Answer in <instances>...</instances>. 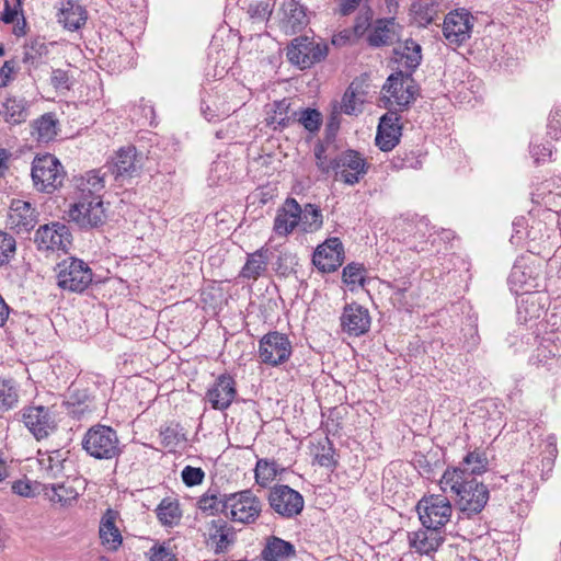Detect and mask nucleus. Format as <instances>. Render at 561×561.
Returning <instances> with one entry per match:
<instances>
[{
    "label": "nucleus",
    "instance_id": "obj_37",
    "mask_svg": "<svg viewBox=\"0 0 561 561\" xmlns=\"http://www.w3.org/2000/svg\"><path fill=\"white\" fill-rule=\"evenodd\" d=\"M489 460L484 451L474 449L469 451L459 463L458 467L451 469H459L463 474V478H470V476H479L488 470Z\"/></svg>",
    "mask_w": 561,
    "mask_h": 561
},
{
    "label": "nucleus",
    "instance_id": "obj_50",
    "mask_svg": "<svg viewBox=\"0 0 561 561\" xmlns=\"http://www.w3.org/2000/svg\"><path fill=\"white\" fill-rule=\"evenodd\" d=\"M312 454L314 460L322 467L330 468L335 463L334 449L328 437H324L318 442L312 450Z\"/></svg>",
    "mask_w": 561,
    "mask_h": 561
},
{
    "label": "nucleus",
    "instance_id": "obj_29",
    "mask_svg": "<svg viewBox=\"0 0 561 561\" xmlns=\"http://www.w3.org/2000/svg\"><path fill=\"white\" fill-rule=\"evenodd\" d=\"M68 454L69 451L64 449L39 450L37 461L43 474L48 479L59 478L64 473Z\"/></svg>",
    "mask_w": 561,
    "mask_h": 561
},
{
    "label": "nucleus",
    "instance_id": "obj_10",
    "mask_svg": "<svg viewBox=\"0 0 561 561\" xmlns=\"http://www.w3.org/2000/svg\"><path fill=\"white\" fill-rule=\"evenodd\" d=\"M65 172L60 162L51 154L37 157L32 165L34 185L43 192L50 193L61 185Z\"/></svg>",
    "mask_w": 561,
    "mask_h": 561
},
{
    "label": "nucleus",
    "instance_id": "obj_51",
    "mask_svg": "<svg viewBox=\"0 0 561 561\" xmlns=\"http://www.w3.org/2000/svg\"><path fill=\"white\" fill-rule=\"evenodd\" d=\"M343 282L353 290L356 286H364L365 268L357 263H350L343 268Z\"/></svg>",
    "mask_w": 561,
    "mask_h": 561
},
{
    "label": "nucleus",
    "instance_id": "obj_44",
    "mask_svg": "<svg viewBox=\"0 0 561 561\" xmlns=\"http://www.w3.org/2000/svg\"><path fill=\"white\" fill-rule=\"evenodd\" d=\"M136 149L134 147L121 148L114 158V172L116 176L130 175L136 171Z\"/></svg>",
    "mask_w": 561,
    "mask_h": 561
},
{
    "label": "nucleus",
    "instance_id": "obj_1",
    "mask_svg": "<svg viewBox=\"0 0 561 561\" xmlns=\"http://www.w3.org/2000/svg\"><path fill=\"white\" fill-rule=\"evenodd\" d=\"M440 489L456 495L459 510L468 515L480 513L489 500L486 486L476 478H463L459 469H446L440 481Z\"/></svg>",
    "mask_w": 561,
    "mask_h": 561
},
{
    "label": "nucleus",
    "instance_id": "obj_46",
    "mask_svg": "<svg viewBox=\"0 0 561 561\" xmlns=\"http://www.w3.org/2000/svg\"><path fill=\"white\" fill-rule=\"evenodd\" d=\"M156 512L158 519L165 526L176 525L182 515L179 502L170 497L163 499Z\"/></svg>",
    "mask_w": 561,
    "mask_h": 561
},
{
    "label": "nucleus",
    "instance_id": "obj_18",
    "mask_svg": "<svg viewBox=\"0 0 561 561\" xmlns=\"http://www.w3.org/2000/svg\"><path fill=\"white\" fill-rule=\"evenodd\" d=\"M22 421L37 439L47 437L56 427L51 413L42 405L25 408Z\"/></svg>",
    "mask_w": 561,
    "mask_h": 561
},
{
    "label": "nucleus",
    "instance_id": "obj_31",
    "mask_svg": "<svg viewBox=\"0 0 561 561\" xmlns=\"http://www.w3.org/2000/svg\"><path fill=\"white\" fill-rule=\"evenodd\" d=\"M234 533L232 528L221 519H214L209 523L208 542L214 548L215 553H224L232 545Z\"/></svg>",
    "mask_w": 561,
    "mask_h": 561
},
{
    "label": "nucleus",
    "instance_id": "obj_52",
    "mask_svg": "<svg viewBox=\"0 0 561 561\" xmlns=\"http://www.w3.org/2000/svg\"><path fill=\"white\" fill-rule=\"evenodd\" d=\"M297 121L310 133L319 130L322 124V115L319 111L313 108L301 110L299 113H294Z\"/></svg>",
    "mask_w": 561,
    "mask_h": 561
},
{
    "label": "nucleus",
    "instance_id": "obj_4",
    "mask_svg": "<svg viewBox=\"0 0 561 561\" xmlns=\"http://www.w3.org/2000/svg\"><path fill=\"white\" fill-rule=\"evenodd\" d=\"M93 273L82 260L70 257L57 265V284L64 290L82 293L92 283Z\"/></svg>",
    "mask_w": 561,
    "mask_h": 561
},
{
    "label": "nucleus",
    "instance_id": "obj_60",
    "mask_svg": "<svg viewBox=\"0 0 561 561\" xmlns=\"http://www.w3.org/2000/svg\"><path fill=\"white\" fill-rule=\"evenodd\" d=\"M204 477V471L201 468L186 466L182 470V480L188 486L201 484Z\"/></svg>",
    "mask_w": 561,
    "mask_h": 561
},
{
    "label": "nucleus",
    "instance_id": "obj_59",
    "mask_svg": "<svg viewBox=\"0 0 561 561\" xmlns=\"http://www.w3.org/2000/svg\"><path fill=\"white\" fill-rule=\"evenodd\" d=\"M149 561H178L172 550L163 545H154L149 550Z\"/></svg>",
    "mask_w": 561,
    "mask_h": 561
},
{
    "label": "nucleus",
    "instance_id": "obj_23",
    "mask_svg": "<svg viewBox=\"0 0 561 561\" xmlns=\"http://www.w3.org/2000/svg\"><path fill=\"white\" fill-rule=\"evenodd\" d=\"M399 119L394 111H389L381 116L376 135V145L380 150L390 151L398 145L401 136Z\"/></svg>",
    "mask_w": 561,
    "mask_h": 561
},
{
    "label": "nucleus",
    "instance_id": "obj_15",
    "mask_svg": "<svg viewBox=\"0 0 561 561\" xmlns=\"http://www.w3.org/2000/svg\"><path fill=\"white\" fill-rule=\"evenodd\" d=\"M474 18L466 9L449 12L444 20L443 34L449 45L460 46L471 36Z\"/></svg>",
    "mask_w": 561,
    "mask_h": 561
},
{
    "label": "nucleus",
    "instance_id": "obj_27",
    "mask_svg": "<svg viewBox=\"0 0 561 561\" xmlns=\"http://www.w3.org/2000/svg\"><path fill=\"white\" fill-rule=\"evenodd\" d=\"M36 222L35 209L28 202L15 199L11 203L7 224L16 232L28 231Z\"/></svg>",
    "mask_w": 561,
    "mask_h": 561
},
{
    "label": "nucleus",
    "instance_id": "obj_12",
    "mask_svg": "<svg viewBox=\"0 0 561 561\" xmlns=\"http://www.w3.org/2000/svg\"><path fill=\"white\" fill-rule=\"evenodd\" d=\"M70 221L82 229L96 228L105 222L106 209L101 197L75 199L68 210Z\"/></svg>",
    "mask_w": 561,
    "mask_h": 561
},
{
    "label": "nucleus",
    "instance_id": "obj_8",
    "mask_svg": "<svg viewBox=\"0 0 561 561\" xmlns=\"http://www.w3.org/2000/svg\"><path fill=\"white\" fill-rule=\"evenodd\" d=\"M291 353V342L284 333L268 332L259 341L257 356L265 365L279 366L289 359Z\"/></svg>",
    "mask_w": 561,
    "mask_h": 561
},
{
    "label": "nucleus",
    "instance_id": "obj_45",
    "mask_svg": "<svg viewBox=\"0 0 561 561\" xmlns=\"http://www.w3.org/2000/svg\"><path fill=\"white\" fill-rule=\"evenodd\" d=\"M323 216L321 209L314 204H306L301 208L300 229L304 232L312 233L322 228Z\"/></svg>",
    "mask_w": 561,
    "mask_h": 561
},
{
    "label": "nucleus",
    "instance_id": "obj_32",
    "mask_svg": "<svg viewBox=\"0 0 561 561\" xmlns=\"http://www.w3.org/2000/svg\"><path fill=\"white\" fill-rule=\"evenodd\" d=\"M400 28L394 18L379 19L368 36V42L376 47L392 44L399 37Z\"/></svg>",
    "mask_w": 561,
    "mask_h": 561
},
{
    "label": "nucleus",
    "instance_id": "obj_2",
    "mask_svg": "<svg viewBox=\"0 0 561 561\" xmlns=\"http://www.w3.org/2000/svg\"><path fill=\"white\" fill-rule=\"evenodd\" d=\"M82 447L89 456L100 460H111L122 454L117 433L112 427L101 424L87 431Z\"/></svg>",
    "mask_w": 561,
    "mask_h": 561
},
{
    "label": "nucleus",
    "instance_id": "obj_61",
    "mask_svg": "<svg viewBox=\"0 0 561 561\" xmlns=\"http://www.w3.org/2000/svg\"><path fill=\"white\" fill-rule=\"evenodd\" d=\"M547 133L553 139L561 138V106H557L552 110Z\"/></svg>",
    "mask_w": 561,
    "mask_h": 561
},
{
    "label": "nucleus",
    "instance_id": "obj_41",
    "mask_svg": "<svg viewBox=\"0 0 561 561\" xmlns=\"http://www.w3.org/2000/svg\"><path fill=\"white\" fill-rule=\"evenodd\" d=\"M57 119L54 114L46 113L39 118L34 121L32 127V135L42 142H48L53 140L57 135Z\"/></svg>",
    "mask_w": 561,
    "mask_h": 561
},
{
    "label": "nucleus",
    "instance_id": "obj_57",
    "mask_svg": "<svg viewBox=\"0 0 561 561\" xmlns=\"http://www.w3.org/2000/svg\"><path fill=\"white\" fill-rule=\"evenodd\" d=\"M540 334L543 332L548 333H561V306H556L548 318L542 322L538 323Z\"/></svg>",
    "mask_w": 561,
    "mask_h": 561
},
{
    "label": "nucleus",
    "instance_id": "obj_9",
    "mask_svg": "<svg viewBox=\"0 0 561 561\" xmlns=\"http://www.w3.org/2000/svg\"><path fill=\"white\" fill-rule=\"evenodd\" d=\"M34 241L39 251L67 253L72 244V234L62 222H50L39 226Z\"/></svg>",
    "mask_w": 561,
    "mask_h": 561
},
{
    "label": "nucleus",
    "instance_id": "obj_20",
    "mask_svg": "<svg viewBox=\"0 0 561 561\" xmlns=\"http://www.w3.org/2000/svg\"><path fill=\"white\" fill-rule=\"evenodd\" d=\"M279 4L277 12L280 28L286 34L299 32L308 23L304 8L295 0H275Z\"/></svg>",
    "mask_w": 561,
    "mask_h": 561
},
{
    "label": "nucleus",
    "instance_id": "obj_22",
    "mask_svg": "<svg viewBox=\"0 0 561 561\" xmlns=\"http://www.w3.org/2000/svg\"><path fill=\"white\" fill-rule=\"evenodd\" d=\"M301 206L295 198H287L277 210L274 219L273 231L279 237H287L297 227H300Z\"/></svg>",
    "mask_w": 561,
    "mask_h": 561
},
{
    "label": "nucleus",
    "instance_id": "obj_38",
    "mask_svg": "<svg viewBox=\"0 0 561 561\" xmlns=\"http://www.w3.org/2000/svg\"><path fill=\"white\" fill-rule=\"evenodd\" d=\"M365 102V91L362 83L353 81L345 91L341 110L347 115H357L362 112V106Z\"/></svg>",
    "mask_w": 561,
    "mask_h": 561
},
{
    "label": "nucleus",
    "instance_id": "obj_16",
    "mask_svg": "<svg viewBox=\"0 0 561 561\" xmlns=\"http://www.w3.org/2000/svg\"><path fill=\"white\" fill-rule=\"evenodd\" d=\"M366 160L356 151L347 150L335 157L334 175L336 181L347 185H354L363 179L367 172Z\"/></svg>",
    "mask_w": 561,
    "mask_h": 561
},
{
    "label": "nucleus",
    "instance_id": "obj_48",
    "mask_svg": "<svg viewBox=\"0 0 561 561\" xmlns=\"http://www.w3.org/2000/svg\"><path fill=\"white\" fill-rule=\"evenodd\" d=\"M278 468L275 461H270L267 459H259L255 465L254 476L255 482L260 486H267L271 484L275 478L277 477Z\"/></svg>",
    "mask_w": 561,
    "mask_h": 561
},
{
    "label": "nucleus",
    "instance_id": "obj_11",
    "mask_svg": "<svg viewBox=\"0 0 561 561\" xmlns=\"http://www.w3.org/2000/svg\"><path fill=\"white\" fill-rule=\"evenodd\" d=\"M518 296L517 320L519 323L528 325L530 329H536L535 333L538 336L540 334L538 320L546 312V309L550 304L549 296L545 290L540 289Z\"/></svg>",
    "mask_w": 561,
    "mask_h": 561
},
{
    "label": "nucleus",
    "instance_id": "obj_3",
    "mask_svg": "<svg viewBox=\"0 0 561 561\" xmlns=\"http://www.w3.org/2000/svg\"><path fill=\"white\" fill-rule=\"evenodd\" d=\"M226 510L231 522L252 524L262 512V502L251 490H243L226 494Z\"/></svg>",
    "mask_w": 561,
    "mask_h": 561
},
{
    "label": "nucleus",
    "instance_id": "obj_6",
    "mask_svg": "<svg viewBox=\"0 0 561 561\" xmlns=\"http://www.w3.org/2000/svg\"><path fill=\"white\" fill-rule=\"evenodd\" d=\"M382 90L385 106L394 112L407 107L416 95L412 78L401 71L391 75Z\"/></svg>",
    "mask_w": 561,
    "mask_h": 561
},
{
    "label": "nucleus",
    "instance_id": "obj_21",
    "mask_svg": "<svg viewBox=\"0 0 561 561\" xmlns=\"http://www.w3.org/2000/svg\"><path fill=\"white\" fill-rule=\"evenodd\" d=\"M237 396L236 382L228 375H220L215 383L207 390L206 400L213 409L227 410Z\"/></svg>",
    "mask_w": 561,
    "mask_h": 561
},
{
    "label": "nucleus",
    "instance_id": "obj_39",
    "mask_svg": "<svg viewBox=\"0 0 561 561\" xmlns=\"http://www.w3.org/2000/svg\"><path fill=\"white\" fill-rule=\"evenodd\" d=\"M267 250L260 249L248 255L247 262L241 270V277L247 279H257L267 268Z\"/></svg>",
    "mask_w": 561,
    "mask_h": 561
},
{
    "label": "nucleus",
    "instance_id": "obj_25",
    "mask_svg": "<svg viewBox=\"0 0 561 561\" xmlns=\"http://www.w3.org/2000/svg\"><path fill=\"white\" fill-rule=\"evenodd\" d=\"M57 21L68 31L81 28L88 20V11L78 0H60Z\"/></svg>",
    "mask_w": 561,
    "mask_h": 561
},
{
    "label": "nucleus",
    "instance_id": "obj_13",
    "mask_svg": "<svg viewBox=\"0 0 561 561\" xmlns=\"http://www.w3.org/2000/svg\"><path fill=\"white\" fill-rule=\"evenodd\" d=\"M288 60L300 69L310 68L328 55V46L308 37H297L287 48Z\"/></svg>",
    "mask_w": 561,
    "mask_h": 561
},
{
    "label": "nucleus",
    "instance_id": "obj_62",
    "mask_svg": "<svg viewBox=\"0 0 561 561\" xmlns=\"http://www.w3.org/2000/svg\"><path fill=\"white\" fill-rule=\"evenodd\" d=\"M413 14L415 22L419 23L421 26H426L431 24L434 20V10L430 7L414 4Z\"/></svg>",
    "mask_w": 561,
    "mask_h": 561
},
{
    "label": "nucleus",
    "instance_id": "obj_43",
    "mask_svg": "<svg viewBox=\"0 0 561 561\" xmlns=\"http://www.w3.org/2000/svg\"><path fill=\"white\" fill-rule=\"evenodd\" d=\"M542 470L539 472L538 459L533 458L525 463H523L522 470L519 472L520 476H525V480H523L520 486L522 488H533L534 479L537 476H540L541 479L545 478V469L549 472L552 469L553 460L551 457L545 458L541 460Z\"/></svg>",
    "mask_w": 561,
    "mask_h": 561
},
{
    "label": "nucleus",
    "instance_id": "obj_40",
    "mask_svg": "<svg viewBox=\"0 0 561 561\" xmlns=\"http://www.w3.org/2000/svg\"><path fill=\"white\" fill-rule=\"evenodd\" d=\"M289 110L290 102L288 99L275 101L273 104L270 105V110L267 111V125L273 126L274 129L284 128L288 126L291 119Z\"/></svg>",
    "mask_w": 561,
    "mask_h": 561
},
{
    "label": "nucleus",
    "instance_id": "obj_7",
    "mask_svg": "<svg viewBox=\"0 0 561 561\" xmlns=\"http://www.w3.org/2000/svg\"><path fill=\"white\" fill-rule=\"evenodd\" d=\"M423 527L440 529L450 520L453 507L443 494H432L421 499L416 505Z\"/></svg>",
    "mask_w": 561,
    "mask_h": 561
},
{
    "label": "nucleus",
    "instance_id": "obj_5",
    "mask_svg": "<svg viewBox=\"0 0 561 561\" xmlns=\"http://www.w3.org/2000/svg\"><path fill=\"white\" fill-rule=\"evenodd\" d=\"M508 286L516 295L538 290L541 286L540 264H537L530 256L518 257L508 276Z\"/></svg>",
    "mask_w": 561,
    "mask_h": 561
},
{
    "label": "nucleus",
    "instance_id": "obj_47",
    "mask_svg": "<svg viewBox=\"0 0 561 561\" xmlns=\"http://www.w3.org/2000/svg\"><path fill=\"white\" fill-rule=\"evenodd\" d=\"M397 54L400 55L399 61L410 70H414L422 59L421 46L413 39H407Z\"/></svg>",
    "mask_w": 561,
    "mask_h": 561
},
{
    "label": "nucleus",
    "instance_id": "obj_24",
    "mask_svg": "<svg viewBox=\"0 0 561 561\" xmlns=\"http://www.w3.org/2000/svg\"><path fill=\"white\" fill-rule=\"evenodd\" d=\"M341 324L350 335L359 336L370 328L369 312L357 304L346 305L341 316Z\"/></svg>",
    "mask_w": 561,
    "mask_h": 561
},
{
    "label": "nucleus",
    "instance_id": "obj_49",
    "mask_svg": "<svg viewBox=\"0 0 561 561\" xmlns=\"http://www.w3.org/2000/svg\"><path fill=\"white\" fill-rule=\"evenodd\" d=\"M19 400L18 385L13 379L0 378V410L12 409Z\"/></svg>",
    "mask_w": 561,
    "mask_h": 561
},
{
    "label": "nucleus",
    "instance_id": "obj_63",
    "mask_svg": "<svg viewBox=\"0 0 561 561\" xmlns=\"http://www.w3.org/2000/svg\"><path fill=\"white\" fill-rule=\"evenodd\" d=\"M18 72V66L14 59L5 60L0 68V89L5 88Z\"/></svg>",
    "mask_w": 561,
    "mask_h": 561
},
{
    "label": "nucleus",
    "instance_id": "obj_54",
    "mask_svg": "<svg viewBox=\"0 0 561 561\" xmlns=\"http://www.w3.org/2000/svg\"><path fill=\"white\" fill-rule=\"evenodd\" d=\"M423 161L416 151L398 153L393 159V165L398 169H421Z\"/></svg>",
    "mask_w": 561,
    "mask_h": 561
},
{
    "label": "nucleus",
    "instance_id": "obj_19",
    "mask_svg": "<svg viewBox=\"0 0 561 561\" xmlns=\"http://www.w3.org/2000/svg\"><path fill=\"white\" fill-rule=\"evenodd\" d=\"M343 244L331 238L320 244L313 253L312 262L322 272H333L343 263Z\"/></svg>",
    "mask_w": 561,
    "mask_h": 561
},
{
    "label": "nucleus",
    "instance_id": "obj_58",
    "mask_svg": "<svg viewBox=\"0 0 561 561\" xmlns=\"http://www.w3.org/2000/svg\"><path fill=\"white\" fill-rule=\"evenodd\" d=\"M529 219L526 217H518L513 221V233L511 242L517 247H524L526 241L525 232L528 230Z\"/></svg>",
    "mask_w": 561,
    "mask_h": 561
},
{
    "label": "nucleus",
    "instance_id": "obj_14",
    "mask_svg": "<svg viewBox=\"0 0 561 561\" xmlns=\"http://www.w3.org/2000/svg\"><path fill=\"white\" fill-rule=\"evenodd\" d=\"M529 360L537 367L558 374L561 368V332L558 334L543 332Z\"/></svg>",
    "mask_w": 561,
    "mask_h": 561
},
{
    "label": "nucleus",
    "instance_id": "obj_42",
    "mask_svg": "<svg viewBox=\"0 0 561 561\" xmlns=\"http://www.w3.org/2000/svg\"><path fill=\"white\" fill-rule=\"evenodd\" d=\"M198 508L208 515L224 514L226 516V494L220 495L216 490H208L198 502Z\"/></svg>",
    "mask_w": 561,
    "mask_h": 561
},
{
    "label": "nucleus",
    "instance_id": "obj_36",
    "mask_svg": "<svg viewBox=\"0 0 561 561\" xmlns=\"http://www.w3.org/2000/svg\"><path fill=\"white\" fill-rule=\"evenodd\" d=\"M0 116L10 125H18L28 116L27 102L24 99L9 98L0 106Z\"/></svg>",
    "mask_w": 561,
    "mask_h": 561
},
{
    "label": "nucleus",
    "instance_id": "obj_28",
    "mask_svg": "<svg viewBox=\"0 0 561 561\" xmlns=\"http://www.w3.org/2000/svg\"><path fill=\"white\" fill-rule=\"evenodd\" d=\"M75 199L88 201L94 197H101L105 187L103 175L100 171H89L84 175L79 176L75 180Z\"/></svg>",
    "mask_w": 561,
    "mask_h": 561
},
{
    "label": "nucleus",
    "instance_id": "obj_55",
    "mask_svg": "<svg viewBox=\"0 0 561 561\" xmlns=\"http://www.w3.org/2000/svg\"><path fill=\"white\" fill-rule=\"evenodd\" d=\"M314 159L318 169L322 173H330L334 171L335 158H331L327 154V148L322 142H318L314 146Z\"/></svg>",
    "mask_w": 561,
    "mask_h": 561
},
{
    "label": "nucleus",
    "instance_id": "obj_64",
    "mask_svg": "<svg viewBox=\"0 0 561 561\" xmlns=\"http://www.w3.org/2000/svg\"><path fill=\"white\" fill-rule=\"evenodd\" d=\"M530 154L535 163L548 161L552 156V149L549 146L533 145L530 147Z\"/></svg>",
    "mask_w": 561,
    "mask_h": 561
},
{
    "label": "nucleus",
    "instance_id": "obj_30",
    "mask_svg": "<svg viewBox=\"0 0 561 561\" xmlns=\"http://www.w3.org/2000/svg\"><path fill=\"white\" fill-rule=\"evenodd\" d=\"M116 517V512L107 510L100 522L101 543L108 551H116L123 542L122 534L115 525Z\"/></svg>",
    "mask_w": 561,
    "mask_h": 561
},
{
    "label": "nucleus",
    "instance_id": "obj_34",
    "mask_svg": "<svg viewBox=\"0 0 561 561\" xmlns=\"http://www.w3.org/2000/svg\"><path fill=\"white\" fill-rule=\"evenodd\" d=\"M526 241L524 247H527L530 253L540 254L541 250L546 248L550 239L549 229L546 222L539 219H531L528 230L525 232Z\"/></svg>",
    "mask_w": 561,
    "mask_h": 561
},
{
    "label": "nucleus",
    "instance_id": "obj_17",
    "mask_svg": "<svg viewBox=\"0 0 561 561\" xmlns=\"http://www.w3.org/2000/svg\"><path fill=\"white\" fill-rule=\"evenodd\" d=\"M271 507L280 516L291 518L299 515L304 508L301 494L288 485H277L270 493Z\"/></svg>",
    "mask_w": 561,
    "mask_h": 561
},
{
    "label": "nucleus",
    "instance_id": "obj_56",
    "mask_svg": "<svg viewBox=\"0 0 561 561\" xmlns=\"http://www.w3.org/2000/svg\"><path fill=\"white\" fill-rule=\"evenodd\" d=\"M16 250L15 239L3 231H0V266L10 262Z\"/></svg>",
    "mask_w": 561,
    "mask_h": 561
},
{
    "label": "nucleus",
    "instance_id": "obj_53",
    "mask_svg": "<svg viewBox=\"0 0 561 561\" xmlns=\"http://www.w3.org/2000/svg\"><path fill=\"white\" fill-rule=\"evenodd\" d=\"M273 12L270 1H254L248 8V14L254 23H265Z\"/></svg>",
    "mask_w": 561,
    "mask_h": 561
},
{
    "label": "nucleus",
    "instance_id": "obj_35",
    "mask_svg": "<svg viewBox=\"0 0 561 561\" xmlns=\"http://www.w3.org/2000/svg\"><path fill=\"white\" fill-rule=\"evenodd\" d=\"M295 554L296 549L294 545L275 536L267 539L262 551V557L265 561H286Z\"/></svg>",
    "mask_w": 561,
    "mask_h": 561
},
{
    "label": "nucleus",
    "instance_id": "obj_33",
    "mask_svg": "<svg viewBox=\"0 0 561 561\" xmlns=\"http://www.w3.org/2000/svg\"><path fill=\"white\" fill-rule=\"evenodd\" d=\"M42 492L45 499L54 506L62 508L73 505L79 497L78 491L73 486L65 483L45 484L43 485Z\"/></svg>",
    "mask_w": 561,
    "mask_h": 561
},
{
    "label": "nucleus",
    "instance_id": "obj_26",
    "mask_svg": "<svg viewBox=\"0 0 561 561\" xmlns=\"http://www.w3.org/2000/svg\"><path fill=\"white\" fill-rule=\"evenodd\" d=\"M410 548L420 554L435 552L444 541L440 529L424 527L408 535Z\"/></svg>",
    "mask_w": 561,
    "mask_h": 561
}]
</instances>
